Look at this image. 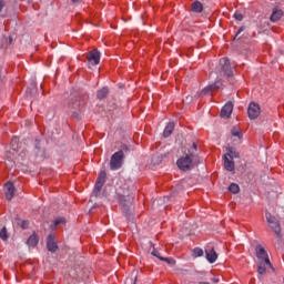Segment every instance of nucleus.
Here are the masks:
<instances>
[{"mask_svg": "<svg viewBox=\"0 0 284 284\" xmlns=\"http://www.w3.org/2000/svg\"><path fill=\"white\" fill-rule=\"evenodd\" d=\"M255 256L258 260L257 262V274L258 278L261 276H265L267 273V267L272 270V272H276V268H274V265H272V262L270 261V255L267 254V251L263 245L257 244L255 246Z\"/></svg>", "mask_w": 284, "mask_h": 284, "instance_id": "1", "label": "nucleus"}, {"mask_svg": "<svg viewBox=\"0 0 284 284\" xmlns=\"http://www.w3.org/2000/svg\"><path fill=\"white\" fill-rule=\"evenodd\" d=\"M28 152H26L23 149H21V144L19 143V138L13 136L10 142V151L9 154H7V161L6 165L7 168H14V159H18V161H24L27 159Z\"/></svg>", "mask_w": 284, "mask_h": 284, "instance_id": "2", "label": "nucleus"}, {"mask_svg": "<svg viewBox=\"0 0 284 284\" xmlns=\"http://www.w3.org/2000/svg\"><path fill=\"white\" fill-rule=\"evenodd\" d=\"M266 221L268 227L274 232L275 236L277 237V243H283V233L281 232V222L278 219L272 215V213H266Z\"/></svg>", "mask_w": 284, "mask_h": 284, "instance_id": "3", "label": "nucleus"}, {"mask_svg": "<svg viewBox=\"0 0 284 284\" xmlns=\"http://www.w3.org/2000/svg\"><path fill=\"white\" fill-rule=\"evenodd\" d=\"M119 203L124 214H126V216H130V214H132V203H134V193L120 194Z\"/></svg>", "mask_w": 284, "mask_h": 284, "instance_id": "4", "label": "nucleus"}, {"mask_svg": "<svg viewBox=\"0 0 284 284\" xmlns=\"http://www.w3.org/2000/svg\"><path fill=\"white\" fill-rule=\"evenodd\" d=\"M125 161V153L123 151H116L111 155L110 170L116 172L123 168V162Z\"/></svg>", "mask_w": 284, "mask_h": 284, "instance_id": "5", "label": "nucleus"}, {"mask_svg": "<svg viewBox=\"0 0 284 284\" xmlns=\"http://www.w3.org/2000/svg\"><path fill=\"white\" fill-rule=\"evenodd\" d=\"M194 161V156L186 154L185 156H182L178 159L176 165L182 172H187L192 168V162Z\"/></svg>", "mask_w": 284, "mask_h": 284, "instance_id": "6", "label": "nucleus"}, {"mask_svg": "<svg viewBox=\"0 0 284 284\" xmlns=\"http://www.w3.org/2000/svg\"><path fill=\"white\" fill-rule=\"evenodd\" d=\"M108 174L105 173V171H101L95 184H94V189H93V195L95 196H101V190H103V185H105V179H106Z\"/></svg>", "mask_w": 284, "mask_h": 284, "instance_id": "7", "label": "nucleus"}, {"mask_svg": "<svg viewBox=\"0 0 284 284\" xmlns=\"http://www.w3.org/2000/svg\"><path fill=\"white\" fill-rule=\"evenodd\" d=\"M247 114L251 121H256V118L261 116V105L256 102H251L247 108Z\"/></svg>", "mask_w": 284, "mask_h": 284, "instance_id": "8", "label": "nucleus"}, {"mask_svg": "<svg viewBox=\"0 0 284 284\" xmlns=\"http://www.w3.org/2000/svg\"><path fill=\"white\" fill-rule=\"evenodd\" d=\"M220 63L222 65V72L224 73L225 77H233L234 71L232 70V64L230 63V59L227 58H222L220 60Z\"/></svg>", "mask_w": 284, "mask_h": 284, "instance_id": "9", "label": "nucleus"}, {"mask_svg": "<svg viewBox=\"0 0 284 284\" xmlns=\"http://www.w3.org/2000/svg\"><path fill=\"white\" fill-rule=\"evenodd\" d=\"M223 85V81L221 79L214 81L212 84H209L201 91V97H205L213 92V90H219Z\"/></svg>", "mask_w": 284, "mask_h": 284, "instance_id": "10", "label": "nucleus"}, {"mask_svg": "<svg viewBox=\"0 0 284 284\" xmlns=\"http://www.w3.org/2000/svg\"><path fill=\"white\" fill-rule=\"evenodd\" d=\"M47 250L48 252H51L54 254L59 250V245L57 244V240L54 239V235L49 234L47 237Z\"/></svg>", "mask_w": 284, "mask_h": 284, "instance_id": "11", "label": "nucleus"}, {"mask_svg": "<svg viewBox=\"0 0 284 284\" xmlns=\"http://www.w3.org/2000/svg\"><path fill=\"white\" fill-rule=\"evenodd\" d=\"M88 61L92 63V65H99V63H101V52L99 50L89 52Z\"/></svg>", "mask_w": 284, "mask_h": 284, "instance_id": "12", "label": "nucleus"}, {"mask_svg": "<svg viewBox=\"0 0 284 284\" xmlns=\"http://www.w3.org/2000/svg\"><path fill=\"white\" fill-rule=\"evenodd\" d=\"M234 111V103L227 102L221 110L222 119H230L232 116V112Z\"/></svg>", "mask_w": 284, "mask_h": 284, "instance_id": "13", "label": "nucleus"}, {"mask_svg": "<svg viewBox=\"0 0 284 284\" xmlns=\"http://www.w3.org/2000/svg\"><path fill=\"white\" fill-rule=\"evenodd\" d=\"M6 199L7 201H12V199H14V184H12V182H8L6 185Z\"/></svg>", "mask_w": 284, "mask_h": 284, "instance_id": "14", "label": "nucleus"}, {"mask_svg": "<svg viewBox=\"0 0 284 284\" xmlns=\"http://www.w3.org/2000/svg\"><path fill=\"white\" fill-rule=\"evenodd\" d=\"M205 258L209 263H216V260L219 258V254H216V251L214 248L210 251H205Z\"/></svg>", "mask_w": 284, "mask_h": 284, "instance_id": "15", "label": "nucleus"}, {"mask_svg": "<svg viewBox=\"0 0 284 284\" xmlns=\"http://www.w3.org/2000/svg\"><path fill=\"white\" fill-rule=\"evenodd\" d=\"M283 18V10L281 9H273V12L270 17L271 21L273 23H276V21H281V19Z\"/></svg>", "mask_w": 284, "mask_h": 284, "instance_id": "16", "label": "nucleus"}, {"mask_svg": "<svg viewBox=\"0 0 284 284\" xmlns=\"http://www.w3.org/2000/svg\"><path fill=\"white\" fill-rule=\"evenodd\" d=\"M224 168L226 172H234V160L227 158V155H224Z\"/></svg>", "mask_w": 284, "mask_h": 284, "instance_id": "17", "label": "nucleus"}, {"mask_svg": "<svg viewBox=\"0 0 284 284\" xmlns=\"http://www.w3.org/2000/svg\"><path fill=\"white\" fill-rule=\"evenodd\" d=\"M172 132H174V122H169L163 131L164 139L172 136Z\"/></svg>", "mask_w": 284, "mask_h": 284, "instance_id": "18", "label": "nucleus"}, {"mask_svg": "<svg viewBox=\"0 0 284 284\" xmlns=\"http://www.w3.org/2000/svg\"><path fill=\"white\" fill-rule=\"evenodd\" d=\"M108 94H110V89H108V87H104V88L98 90L97 99H99V101H103V99H105L108 97Z\"/></svg>", "mask_w": 284, "mask_h": 284, "instance_id": "19", "label": "nucleus"}, {"mask_svg": "<svg viewBox=\"0 0 284 284\" xmlns=\"http://www.w3.org/2000/svg\"><path fill=\"white\" fill-rule=\"evenodd\" d=\"M224 156H226L227 159H231L232 161H234V159L241 158L240 153L236 150H234L233 148H230L229 152L226 154H224Z\"/></svg>", "mask_w": 284, "mask_h": 284, "instance_id": "20", "label": "nucleus"}, {"mask_svg": "<svg viewBox=\"0 0 284 284\" xmlns=\"http://www.w3.org/2000/svg\"><path fill=\"white\" fill-rule=\"evenodd\" d=\"M27 245H29V247H37V245H39V239H37L34 234L30 235L27 240Z\"/></svg>", "mask_w": 284, "mask_h": 284, "instance_id": "21", "label": "nucleus"}, {"mask_svg": "<svg viewBox=\"0 0 284 284\" xmlns=\"http://www.w3.org/2000/svg\"><path fill=\"white\" fill-rule=\"evenodd\" d=\"M192 12H196L197 14L203 12V3L201 1H195L192 3Z\"/></svg>", "mask_w": 284, "mask_h": 284, "instance_id": "22", "label": "nucleus"}, {"mask_svg": "<svg viewBox=\"0 0 284 284\" xmlns=\"http://www.w3.org/2000/svg\"><path fill=\"white\" fill-rule=\"evenodd\" d=\"M61 223H65V219L64 217H58L53 221V223L50 225L51 230H57V227H59V225H61Z\"/></svg>", "mask_w": 284, "mask_h": 284, "instance_id": "23", "label": "nucleus"}, {"mask_svg": "<svg viewBox=\"0 0 284 284\" xmlns=\"http://www.w3.org/2000/svg\"><path fill=\"white\" fill-rule=\"evenodd\" d=\"M229 192H231V194H239V192H241V187L236 183H231L229 186Z\"/></svg>", "mask_w": 284, "mask_h": 284, "instance_id": "24", "label": "nucleus"}, {"mask_svg": "<svg viewBox=\"0 0 284 284\" xmlns=\"http://www.w3.org/2000/svg\"><path fill=\"white\" fill-rule=\"evenodd\" d=\"M71 105L74 110H77L78 108H81V105H83V102L81 101V98H75L71 100Z\"/></svg>", "mask_w": 284, "mask_h": 284, "instance_id": "25", "label": "nucleus"}, {"mask_svg": "<svg viewBox=\"0 0 284 284\" xmlns=\"http://www.w3.org/2000/svg\"><path fill=\"white\" fill-rule=\"evenodd\" d=\"M196 150H199V145L196 144V142H193L192 146L189 149V155L194 158L196 154Z\"/></svg>", "mask_w": 284, "mask_h": 284, "instance_id": "26", "label": "nucleus"}, {"mask_svg": "<svg viewBox=\"0 0 284 284\" xmlns=\"http://www.w3.org/2000/svg\"><path fill=\"white\" fill-rule=\"evenodd\" d=\"M151 247H153L151 251L152 256H155V258H159V261H161L163 256H161V253L159 252V250H156L152 243H151Z\"/></svg>", "mask_w": 284, "mask_h": 284, "instance_id": "27", "label": "nucleus"}, {"mask_svg": "<svg viewBox=\"0 0 284 284\" xmlns=\"http://www.w3.org/2000/svg\"><path fill=\"white\" fill-rule=\"evenodd\" d=\"M160 261L168 263V265H176V261H174L172 257H160Z\"/></svg>", "mask_w": 284, "mask_h": 284, "instance_id": "28", "label": "nucleus"}, {"mask_svg": "<svg viewBox=\"0 0 284 284\" xmlns=\"http://www.w3.org/2000/svg\"><path fill=\"white\" fill-rule=\"evenodd\" d=\"M0 239H2V241H8V230L6 226H3L0 231Z\"/></svg>", "mask_w": 284, "mask_h": 284, "instance_id": "29", "label": "nucleus"}, {"mask_svg": "<svg viewBox=\"0 0 284 284\" xmlns=\"http://www.w3.org/2000/svg\"><path fill=\"white\" fill-rule=\"evenodd\" d=\"M193 256H195V258H199L200 256H203V248L201 247H195L193 250Z\"/></svg>", "mask_w": 284, "mask_h": 284, "instance_id": "30", "label": "nucleus"}, {"mask_svg": "<svg viewBox=\"0 0 284 284\" xmlns=\"http://www.w3.org/2000/svg\"><path fill=\"white\" fill-rule=\"evenodd\" d=\"M34 92H37V88L34 85L32 88H28L26 91V97L30 98L32 94H34Z\"/></svg>", "mask_w": 284, "mask_h": 284, "instance_id": "31", "label": "nucleus"}, {"mask_svg": "<svg viewBox=\"0 0 284 284\" xmlns=\"http://www.w3.org/2000/svg\"><path fill=\"white\" fill-rule=\"evenodd\" d=\"M231 134L232 136H237V139H243V133L240 130L233 129Z\"/></svg>", "mask_w": 284, "mask_h": 284, "instance_id": "32", "label": "nucleus"}, {"mask_svg": "<svg viewBox=\"0 0 284 284\" xmlns=\"http://www.w3.org/2000/svg\"><path fill=\"white\" fill-rule=\"evenodd\" d=\"M28 225H30V222L26 221V220H22L21 221V224H20V227L22 230H28Z\"/></svg>", "mask_w": 284, "mask_h": 284, "instance_id": "33", "label": "nucleus"}, {"mask_svg": "<svg viewBox=\"0 0 284 284\" xmlns=\"http://www.w3.org/2000/svg\"><path fill=\"white\" fill-rule=\"evenodd\" d=\"M233 17H234V19H235L236 21H241V20L243 19V13H241V12H235Z\"/></svg>", "mask_w": 284, "mask_h": 284, "instance_id": "34", "label": "nucleus"}, {"mask_svg": "<svg viewBox=\"0 0 284 284\" xmlns=\"http://www.w3.org/2000/svg\"><path fill=\"white\" fill-rule=\"evenodd\" d=\"M244 30H245V27H244V26L240 27V28L237 29L236 33H235L234 39H237V38H239V34H241V32H243Z\"/></svg>", "mask_w": 284, "mask_h": 284, "instance_id": "35", "label": "nucleus"}, {"mask_svg": "<svg viewBox=\"0 0 284 284\" xmlns=\"http://www.w3.org/2000/svg\"><path fill=\"white\" fill-rule=\"evenodd\" d=\"M120 151H122V152H130V146H128V144H122Z\"/></svg>", "mask_w": 284, "mask_h": 284, "instance_id": "36", "label": "nucleus"}, {"mask_svg": "<svg viewBox=\"0 0 284 284\" xmlns=\"http://www.w3.org/2000/svg\"><path fill=\"white\" fill-rule=\"evenodd\" d=\"M6 8V1L0 0V12Z\"/></svg>", "mask_w": 284, "mask_h": 284, "instance_id": "37", "label": "nucleus"}, {"mask_svg": "<svg viewBox=\"0 0 284 284\" xmlns=\"http://www.w3.org/2000/svg\"><path fill=\"white\" fill-rule=\"evenodd\" d=\"M36 150H41V142L36 140Z\"/></svg>", "mask_w": 284, "mask_h": 284, "instance_id": "38", "label": "nucleus"}, {"mask_svg": "<svg viewBox=\"0 0 284 284\" xmlns=\"http://www.w3.org/2000/svg\"><path fill=\"white\" fill-rule=\"evenodd\" d=\"M72 3H81L82 0H71Z\"/></svg>", "mask_w": 284, "mask_h": 284, "instance_id": "39", "label": "nucleus"}, {"mask_svg": "<svg viewBox=\"0 0 284 284\" xmlns=\"http://www.w3.org/2000/svg\"><path fill=\"white\" fill-rule=\"evenodd\" d=\"M212 283H215V284H216V283H219V280L213 278V280H212Z\"/></svg>", "mask_w": 284, "mask_h": 284, "instance_id": "40", "label": "nucleus"}, {"mask_svg": "<svg viewBox=\"0 0 284 284\" xmlns=\"http://www.w3.org/2000/svg\"><path fill=\"white\" fill-rule=\"evenodd\" d=\"M199 284H210L209 282H199Z\"/></svg>", "mask_w": 284, "mask_h": 284, "instance_id": "41", "label": "nucleus"}, {"mask_svg": "<svg viewBox=\"0 0 284 284\" xmlns=\"http://www.w3.org/2000/svg\"><path fill=\"white\" fill-rule=\"evenodd\" d=\"M133 284H136V283H133Z\"/></svg>", "mask_w": 284, "mask_h": 284, "instance_id": "42", "label": "nucleus"}]
</instances>
